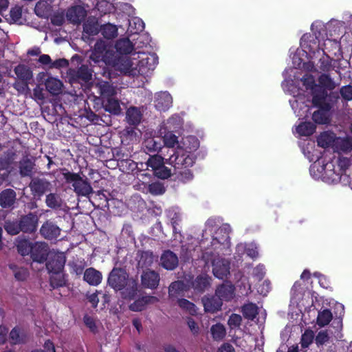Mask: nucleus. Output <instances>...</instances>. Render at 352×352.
I'll return each mask as SVG.
<instances>
[{
	"label": "nucleus",
	"mask_w": 352,
	"mask_h": 352,
	"mask_svg": "<svg viewBox=\"0 0 352 352\" xmlns=\"http://www.w3.org/2000/svg\"><path fill=\"white\" fill-rule=\"evenodd\" d=\"M96 87L98 89V93L104 100L111 96H114L116 94L115 88L108 81L100 80L96 82Z\"/></svg>",
	"instance_id": "obj_29"
},
{
	"label": "nucleus",
	"mask_w": 352,
	"mask_h": 352,
	"mask_svg": "<svg viewBox=\"0 0 352 352\" xmlns=\"http://www.w3.org/2000/svg\"><path fill=\"white\" fill-rule=\"evenodd\" d=\"M329 340V336L327 331H319L315 338V343L319 349L322 348Z\"/></svg>",
	"instance_id": "obj_58"
},
{
	"label": "nucleus",
	"mask_w": 352,
	"mask_h": 352,
	"mask_svg": "<svg viewBox=\"0 0 352 352\" xmlns=\"http://www.w3.org/2000/svg\"><path fill=\"white\" fill-rule=\"evenodd\" d=\"M315 338L314 331L310 329H306L305 332L302 334L300 338V345L302 349H306L313 342Z\"/></svg>",
	"instance_id": "obj_45"
},
{
	"label": "nucleus",
	"mask_w": 352,
	"mask_h": 352,
	"mask_svg": "<svg viewBox=\"0 0 352 352\" xmlns=\"http://www.w3.org/2000/svg\"><path fill=\"white\" fill-rule=\"evenodd\" d=\"M211 334L214 340H222L226 336V329L221 323L214 324L211 327Z\"/></svg>",
	"instance_id": "obj_49"
},
{
	"label": "nucleus",
	"mask_w": 352,
	"mask_h": 352,
	"mask_svg": "<svg viewBox=\"0 0 352 352\" xmlns=\"http://www.w3.org/2000/svg\"><path fill=\"white\" fill-rule=\"evenodd\" d=\"M14 72L16 76V78L13 83V87L21 94L28 91L30 90V81L33 78L31 69L24 64H19L14 67Z\"/></svg>",
	"instance_id": "obj_5"
},
{
	"label": "nucleus",
	"mask_w": 352,
	"mask_h": 352,
	"mask_svg": "<svg viewBox=\"0 0 352 352\" xmlns=\"http://www.w3.org/2000/svg\"><path fill=\"white\" fill-rule=\"evenodd\" d=\"M317 85L322 86L325 92V98H327V90H330V75L322 74L318 78V84H317Z\"/></svg>",
	"instance_id": "obj_61"
},
{
	"label": "nucleus",
	"mask_w": 352,
	"mask_h": 352,
	"mask_svg": "<svg viewBox=\"0 0 352 352\" xmlns=\"http://www.w3.org/2000/svg\"><path fill=\"white\" fill-rule=\"evenodd\" d=\"M129 274L120 267H113L109 273L107 283L116 291L122 290L129 280Z\"/></svg>",
	"instance_id": "obj_8"
},
{
	"label": "nucleus",
	"mask_w": 352,
	"mask_h": 352,
	"mask_svg": "<svg viewBox=\"0 0 352 352\" xmlns=\"http://www.w3.org/2000/svg\"><path fill=\"white\" fill-rule=\"evenodd\" d=\"M169 157L166 159V164L173 168L175 179L186 183L193 179L194 175L190 168L195 163L196 156L190 154L185 148H179L170 150Z\"/></svg>",
	"instance_id": "obj_1"
},
{
	"label": "nucleus",
	"mask_w": 352,
	"mask_h": 352,
	"mask_svg": "<svg viewBox=\"0 0 352 352\" xmlns=\"http://www.w3.org/2000/svg\"><path fill=\"white\" fill-rule=\"evenodd\" d=\"M164 160L162 156L158 155L150 156L146 162L147 167L151 168L152 170L154 172L157 168L166 163V161L164 162Z\"/></svg>",
	"instance_id": "obj_48"
},
{
	"label": "nucleus",
	"mask_w": 352,
	"mask_h": 352,
	"mask_svg": "<svg viewBox=\"0 0 352 352\" xmlns=\"http://www.w3.org/2000/svg\"><path fill=\"white\" fill-rule=\"evenodd\" d=\"M231 228L228 224H223L220 226L215 232V236L212 237L211 241V245L212 248L215 250L217 245H228L230 244V233Z\"/></svg>",
	"instance_id": "obj_16"
},
{
	"label": "nucleus",
	"mask_w": 352,
	"mask_h": 352,
	"mask_svg": "<svg viewBox=\"0 0 352 352\" xmlns=\"http://www.w3.org/2000/svg\"><path fill=\"white\" fill-rule=\"evenodd\" d=\"M241 312L245 318L254 320L258 314V307L254 303L249 302L242 306Z\"/></svg>",
	"instance_id": "obj_40"
},
{
	"label": "nucleus",
	"mask_w": 352,
	"mask_h": 352,
	"mask_svg": "<svg viewBox=\"0 0 352 352\" xmlns=\"http://www.w3.org/2000/svg\"><path fill=\"white\" fill-rule=\"evenodd\" d=\"M301 81L307 90H310L312 95V104H319V100L325 98V92L321 85H317L315 78L309 74H305Z\"/></svg>",
	"instance_id": "obj_7"
},
{
	"label": "nucleus",
	"mask_w": 352,
	"mask_h": 352,
	"mask_svg": "<svg viewBox=\"0 0 352 352\" xmlns=\"http://www.w3.org/2000/svg\"><path fill=\"white\" fill-rule=\"evenodd\" d=\"M30 338L29 333L19 326H15L9 333L11 345L25 344L30 341Z\"/></svg>",
	"instance_id": "obj_17"
},
{
	"label": "nucleus",
	"mask_w": 352,
	"mask_h": 352,
	"mask_svg": "<svg viewBox=\"0 0 352 352\" xmlns=\"http://www.w3.org/2000/svg\"><path fill=\"white\" fill-rule=\"evenodd\" d=\"M158 301V298L153 296H144L138 298L133 303L130 304L129 309L133 311H141L148 304H153Z\"/></svg>",
	"instance_id": "obj_26"
},
{
	"label": "nucleus",
	"mask_w": 352,
	"mask_h": 352,
	"mask_svg": "<svg viewBox=\"0 0 352 352\" xmlns=\"http://www.w3.org/2000/svg\"><path fill=\"white\" fill-rule=\"evenodd\" d=\"M100 28L97 21H87L83 25V31L89 36H95L100 32Z\"/></svg>",
	"instance_id": "obj_47"
},
{
	"label": "nucleus",
	"mask_w": 352,
	"mask_h": 352,
	"mask_svg": "<svg viewBox=\"0 0 352 352\" xmlns=\"http://www.w3.org/2000/svg\"><path fill=\"white\" fill-rule=\"evenodd\" d=\"M153 174L155 176H156L157 177L162 179H168L171 175H175L173 174V171L172 172V170L170 168H168V167H166L164 165V164H162L158 168H157V170H155L153 172Z\"/></svg>",
	"instance_id": "obj_53"
},
{
	"label": "nucleus",
	"mask_w": 352,
	"mask_h": 352,
	"mask_svg": "<svg viewBox=\"0 0 352 352\" xmlns=\"http://www.w3.org/2000/svg\"><path fill=\"white\" fill-rule=\"evenodd\" d=\"M45 262L48 273L63 271L66 263V256L63 252L52 250Z\"/></svg>",
	"instance_id": "obj_11"
},
{
	"label": "nucleus",
	"mask_w": 352,
	"mask_h": 352,
	"mask_svg": "<svg viewBox=\"0 0 352 352\" xmlns=\"http://www.w3.org/2000/svg\"><path fill=\"white\" fill-rule=\"evenodd\" d=\"M331 148L333 152L341 153H349L352 151V138L351 137H337L331 131Z\"/></svg>",
	"instance_id": "obj_12"
},
{
	"label": "nucleus",
	"mask_w": 352,
	"mask_h": 352,
	"mask_svg": "<svg viewBox=\"0 0 352 352\" xmlns=\"http://www.w3.org/2000/svg\"><path fill=\"white\" fill-rule=\"evenodd\" d=\"M31 195L34 199H40L47 192L51 191L52 184L44 177H34L29 184Z\"/></svg>",
	"instance_id": "obj_9"
},
{
	"label": "nucleus",
	"mask_w": 352,
	"mask_h": 352,
	"mask_svg": "<svg viewBox=\"0 0 352 352\" xmlns=\"http://www.w3.org/2000/svg\"><path fill=\"white\" fill-rule=\"evenodd\" d=\"M22 16V7L15 6L10 11V19L12 23L19 22Z\"/></svg>",
	"instance_id": "obj_64"
},
{
	"label": "nucleus",
	"mask_w": 352,
	"mask_h": 352,
	"mask_svg": "<svg viewBox=\"0 0 352 352\" xmlns=\"http://www.w3.org/2000/svg\"><path fill=\"white\" fill-rule=\"evenodd\" d=\"M210 280L207 274H200L192 282V287L197 293H203L210 286Z\"/></svg>",
	"instance_id": "obj_28"
},
{
	"label": "nucleus",
	"mask_w": 352,
	"mask_h": 352,
	"mask_svg": "<svg viewBox=\"0 0 352 352\" xmlns=\"http://www.w3.org/2000/svg\"><path fill=\"white\" fill-rule=\"evenodd\" d=\"M142 118V114L138 107H131L126 110V120L129 125L134 128L141 122Z\"/></svg>",
	"instance_id": "obj_31"
},
{
	"label": "nucleus",
	"mask_w": 352,
	"mask_h": 352,
	"mask_svg": "<svg viewBox=\"0 0 352 352\" xmlns=\"http://www.w3.org/2000/svg\"><path fill=\"white\" fill-rule=\"evenodd\" d=\"M160 274L154 270H147L141 275L142 285L145 288L156 289L160 283Z\"/></svg>",
	"instance_id": "obj_18"
},
{
	"label": "nucleus",
	"mask_w": 352,
	"mask_h": 352,
	"mask_svg": "<svg viewBox=\"0 0 352 352\" xmlns=\"http://www.w3.org/2000/svg\"><path fill=\"white\" fill-rule=\"evenodd\" d=\"M235 287L231 283H223L220 285L215 290V295L219 298L220 300L230 301L234 296Z\"/></svg>",
	"instance_id": "obj_21"
},
{
	"label": "nucleus",
	"mask_w": 352,
	"mask_h": 352,
	"mask_svg": "<svg viewBox=\"0 0 352 352\" xmlns=\"http://www.w3.org/2000/svg\"><path fill=\"white\" fill-rule=\"evenodd\" d=\"M319 38L316 35H313L310 33L304 34L300 41L301 47L304 48L305 50L309 51V52L314 53L316 50L319 51L321 50L324 55L329 58V56L325 51V49L320 48L319 45Z\"/></svg>",
	"instance_id": "obj_15"
},
{
	"label": "nucleus",
	"mask_w": 352,
	"mask_h": 352,
	"mask_svg": "<svg viewBox=\"0 0 352 352\" xmlns=\"http://www.w3.org/2000/svg\"><path fill=\"white\" fill-rule=\"evenodd\" d=\"M204 311L208 313L214 314L221 310L223 302L216 295L204 296L202 298Z\"/></svg>",
	"instance_id": "obj_22"
},
{
	"label": "nucleus",
	"mask_w": 352,
	"mask_h": 352,
	"mask_svg": "<svg viewBox=\"0 0 352 352\" xmlns=\"http://www.w3.org/2000/svg\"><path fill=\"white\" fill-rule=\"evenodd\" d=\"M342 99L345 102L352 101V85L342 86L339 91Z\"/></svg>",
	"instance_id": "obj_60"
},
{
	"label": "nucleus",
	"mask_w": 352,
	"mask_h": 352,
	"mask_svg": "<svg viewBox=\"0 0 352 352\" xmlns=\"http://www.w3.org/2000/svg\"><path fill=\"white\" fill-rule=\"evenodd\" d=\"M330 322V309H326L318 313L317 317V324L320 327H323Z\"/></svg>",
	"instance_id": "obj_55"
},
{
	"label": "nucleus",
	"mask_w": 352,
	"mask_h": 352,
	"mask_svg": "<svg viewBox=\"0 0 352 352\" xmlns=\"http://www.w3.org/2000/svg\"><path fill=\"white\" fill-rule=\"evenodd\" d=\"M334 72H331V90H333L336 86L340 85V81L343 78H346V75L350 77V70L345 68H340L338 69H333Z\"/></svg>",
	"instance_id": "obj_38"
},
{
	"label": "nucleus",
	"mask_w": 352,
	"mask_h": 352,
	"mask_svg": "<svg viewBox=\"0 0 352 352\" xmlns=\"http://www.w3.org/2000/svg\"><path fill=\"white\" fill-rule=\"evenodd\" d=\"M148 192L153 195H160L165 192L164 184L160 182H152L148 186Z\"/></svg>",
	"instance_id": "obj_56"
},
{
	"label": "nucleus",
	"mask_w": 352,
	"mask_h": 352,
	"mask_svg": "<svg viewBox=\"0 0 352 352\" xmlns=\"http://www.w3.org/2000/svg\"><path fill=\"white\" fill-rule=\"evenodd\" d=\"M83 322L85 324V326L89 328L90 331L94 334L98 333V327L96 324L95 319L92 317L89 316L88 314H85L83 316Z\"/></svg>",
	"instance_id": "obj_63"
},
{
	"label": "nucleus",
	"mask_w": 352,
	"mask_h": 352,
	"mask_svg": "<svg viewBox=\"0 0 352 352\" xmlns=\"http://www.w3.org/2000/svg\"><path fill=\"white\" fill-rule=\"evenodd\" d=\"M177 304L182 309L188 311L191 315H195L197 313L195 305L187 299H178Z\"/></svg>",
	"instance_id": "obj_52"
},
{
	"label": "nucleus",
	"mask_w": 352,
	"mask_h": 352,
	"mask_svg": "<svg viewBox=\"0 0 352 352\" xmlns=\"http://www.w3.org/2000/svg\"><path fill=\"white\" fill-rule=\"evenodd\" d=\"M173 103L171 95L168 91H161L156 95L155 106L160 111L168 110Z\"/></svg>",
	"instance_id": "obj_25"
},
{
	"label": "nucleus",
	"mask_w": 352,
	"mask_h": 352,
	"mask_svg": "<svg viewBox=\"0 0 352 352\" xmlns=\"http://www.w3.org/2000/svg\"><path fill=\"white\" fill-rule=\"evenodd\" d=\"M77 78L82 80L85 82H88L91 80L92 74L89 71L87 66L82 65L79 67L76 72Z\"/></svg>",
	"instance_id": "obj_51"
},
{
	"label": "nucleus",
	"mask_w": 352,
	"mask_h": 352,
	"mask_svg": "<svg viewBox=\"0 0 352 352\" xmlns=\"http://www.w3.org/2000/svg\"><path fill=\"white\" fill-rule=\"evenodd\" d=\"M318 109L312 114V120L315 124H324L330 122V102L324 98L319 100V104L313 105Z\"/></svg>",
	"instance_id": "obj_10"
},
{
	"label": "nucleus",
	"mask_w": 352,
	"mask_h": 352,
	"mask_svg": "<svg viewBox=\"0 0 352 352\" xmlns=\"http://www.w3.org/2000/svg\"><path fill=\"white\" fill-rule=\"evenodd\" d=\"M317 145L319 147L328 150L330 148V131H325L316 138Z\"/></svg>",
	"instance_id": "obj_44"
},
{
	"label": "nucleus",
	"mask_w": 352,
	"mask_h": 352,
	"mask_svg": "<svg viewBox=\"0 0 352 352\" xmlns=\"http://www.w3.org/2000/svg\"><path fill=\"white\" fill-rule=\"evenodd\" d=\"M115 48L119 54L127 55L133 51L134 46L129 38H122L116 41Z\"/></svg>",
	"instance_id": "obj_33"
},
{
	"label": "nucleus",
	"mask_w": 352,
	"mask_h": 352,
	"mask_svg": "<svg viewBox=\"0 0 352 352\" xmlns=\"http://www.w3.org/2000/svg\"><path fill=\"white\" fill-rule=\"evenodd\" d=\"M83 279L89 285H98L102 280V273L94 267H89L84 272Z\"/></svg>",
	"instance_id": "obj_27"
},
{
	"label": "nucleus",
	"mask_w": 352,
	"mask_h": 352,
	"mask_svg": "<svg viewBox=\"0 0 352 352\" xmlns=\"http://www.w3.org/2000/svg\"><path fill=\"white\" fill-rule=\"evenodd\" d=\"M62 170L65 182L72 184L73 190L78 197L89 198L90 195L94 192L87 177L82 178L79 173L71 172L66 168Z\"/></svg>",
	"instance_id": "obj_3"
},
{
	"label": "nucleus",
	"mask_w": 352,
	"mask_h": 352,
	"mask_svg": "<svg viewBox=\"0 0 352 352\" xmlns=\"http://www.w3.org/2000/svg\"><path fill=\"white\" fill-rule=\"evenodd\" d=\"M344 315V307L342 303L336 302L331 307V336H333L338 344H343L342 318Z\"/></svg>",
	"instance_id": "obj_4"
},
{
	"label": "nucleus",
	"mask_w": 352,
	"mask_h": 352,
	"mask_svg": "<svg viewBox=\"0 0 352 352\" xmlns=\"http://www.w3.org/2000/svg\"><path fill=\"white\" fill-rule=\"evenodd\" d=\"M161 265L162 267L167 270H173L179 263L178 257L171 250H165L160 257Z\"/></svg>",
	"instance_id": "obj_20"
},
{
	"label": "nucleus",
	"mask_w": 352,
	"mask_h": 352,
	"mask_svg": "<svg viewBox=\"0 0 352 352\" xmlns=\"http://www.w3.org/2000/svg\"><path fill=\"white\" fill-rule=\"evenodd\" d=\"M51 252L47 243L45 242H36L32 245L30 257L33 261L43 263L47 261Z\"/></svg>",
	"instance_id": "obj_13"
},
{
	"label": "nucleus",
	"mask_w": 352,
	"mask_h": 352,
	"mask_svg": "<svg viewBox=\"0 0 352 352\" xmlns=\"http://www.w3.org/2000/svg\"><path fill=\"white\" fill-rule=\"evenodd\" d=\"M144 29V23L138 17H135L129 21V30L131 34H135L142 32Z\"/></svg>",
	"instance_id": "obj_46"
},
{
	"label": "nucleus",
	"mask_w": 352,
	"mask_h": 352,
	"mask_svg": "<svg viewBox=\"0 0 352 352\" xmlns=\"http://www.w3.org/2000/svg\"><path fill=\"white\" fill-rule=\"evenodd\" d=\"M184 284L182 281L173 282L168 288V292L170 296L180 294L183 292Z\"/></svg>",
	"instance_id": "obj_62"
},
{
	"label": "nucleus",
	"mask_w": 352,
	"mask_h": 352,
	"mask_svg": "<svg viewBox=\"0 0 352 352\" xmlns=\"http://www.w3.org/2000/svg\"><path fill=\"white\" fill-rule=\"evenodd\" d=\"M40 233L45 239L53 240L56 239L59 236L60 229L54 223L46 221L42 225Z\"/></svg>",
	"instance_id": "obj_24"
},
{
	"label": "nucleus",
	"mask_w": 352,
	"mask_h": 352,
	"mask_svg": "<svg viewBox=\"0 0 352 352\" xmlns=\"http://www.w3.org/2000/svg\"><path fill=\"white\" fill-rule=\"evenodd\" d=\"M303 153L307 156L309 162H313L317 160V162L311 166L310 173L313 177L316 179H321L325 183H329L330 177L328 175L327 166L328 162H325L322 157H315L313 154H311L309 151L306 153L305 148H303Z\"/></svg>",
	"instance_id": "obj_6"
},
{
	"label": "nucleus",
	"mask_w": 352,
	"mask_h": 352,
	"mask_svg": "<svg viewBox=\"0 0 352 352\" xmlns=\"http://www.w3.org/2000/svg\"><path fill=\"white\" fill-rule=\"evenodd\" d=\"M87 12L80 6H73L68 9L66 16L69 21L74 24L80 23L86 17Z\"/></svg>",
	"instance_id": "obj_23"
},
{
	"label": "nucleus",
	"mask_w": 352,
	"mask_h": 352,
	"mask_svg": "<svg viewBox=\"0 0 352 352\" xmlns=\"http://www.w3.org/2000/svg\"><path fill=\"white\" fill-rule=\"evenodd\" d=\"M19 222L23 232L32 234L37 230L38 217L36 212H30L28 214L22 215Z\"/></svg>",
	"instance_id": "obj_14"
},
{
	"label": "nucleus",
	"mask_w": 352,
	"mask_h": 352,
	"mask_svg": "<svg viewBox=\"0 0 352 352\" xmlns=\"http://www.w3.org/2000/svg\"><path fill=\"white\" fill-rule=\"evenodd\" d=\"M242 322V317L237 314H232L228 320V324L232 329H236L240 327Z\"/></svg>",
	"instance_id": "obj_59"
},
{
	"label": "nucleus",
	"mask_w": 352,
	"mask_h": 352,
	"mask_svg": "<svg viewBox=\"0 0 352 352\" xmlns=\"http://www.w3.org/2000/svg\"><path fill=\"white\" fill-rule=\"evenodd\" d=\"M230 263L226 259L215 260L212 263V272L219 279H224L230 274Z\"/></svg>",
	"instance_id": "obj_19"
},
{
	"label": "nucleus",
	"mask_w": 352,
	"mask_h": 352,
	"mask_svg": "<svg viewBox=\"0 0 352 352\" xmlns=\"http://www.w3.org/2000/svg\"><path fill=\"white\" fill-rule=\"evenodd\" d=\"M90 58L96 63L100 62L106 65H118L120 61H124L122 64L124 69H129L131 67V60L128 57L117 58L113 50L106 45L105 42L99 40L95 43L94 50L90 56Z\"/></svg>",
	"instance_id": "obj_2"
},
{
	"label": "nucleus",
	"mask_w": 352,
	"mask_h": 352,
	"mask_svg": "<svg viewBox=\"0 0 352 352\" xmlns=\"http://www.w3.org/2000/svg\"><path fill=\"white\" fill-rule=\"evenodd\" d=\"M50 285L52 289L62 287L66 285L65 275L63 271H56L50 273Z\"/></svg>",
	"instance_id": "obj_36"
},
{
	"label": "nucleus",
	"mask_w": 352,
	"mask_h": 352,
	"mask_svg": "<svg viewBox=\"0 0 352 352\" xmlns=\"http://www.w3.org/2000/svg\"><path fill=\"white\" fill-rule=\"evenodd\" d=\"M154 261L153 253L151 251H144L142 252L139 264L142 267H148L151 266Z\"/></svg>",
	"instance_id": "obj_50"
},
{
	"label": "nucleus",
	"mask_w": 352,
	"mask_h": 352,
	"mask_svg": "<svg viewBox=\"0 0 352 352\" xmlns=\"http://www.w3.org/2000/svg\"><path fill=\"white\" fill-rule=\"evenodd\" d=\"M16 200V192L11 188H7L0 192V206L3 208L13 206Z\"/></svg>",
	"instance_id": "obj_30"
},
{
	"label": "nucleus",
	"mask_w": 352,
	"mask_h": 352,
	"mask_svg": "<svg viewBox=\"0 0 352 352\" xmlns=\"http://www.w3.org/2000/svg\"><path fill=\"white\" fill-rule=\"evenodd\" d=\"M102 105L106 111L114 115H119L121 113L120 101L114 96H111L102 100Z\"/></svg>",
	"instance_id": "obj_34"
},
{
	"label": "nucleus",
	"mask_w": 352,
	"mask_h": 352,
	"mask_svg": "<svg viewBox=\"0 0 352 352\" xmlns=\"http://www.w3.org/2000/svg\"><path fill=\"white\" fill-rule=\"evenodd\" d=\"M33 243L28 240L19 241L17 245L18 252L22 256L30 254Z\"/></svg>",
	"instance_id": "obj_54"
},
{
	"label": "nucleus",
	"mask_w": 352,
	"mask_h": 352,
	"mask_svg": "<svg viewBox=\"0 0 352 352\" xmlns=\"http://www.w3.org/2000/svg\"><path fill=\"white\" fill-rule=\"evenodd\" d=\"M182 144V146L179 147L190 151V154H194V152L199 147V141L195 136L190 135L184 139Z\"/></svg>",
	"instance_id": "obj_42"
},
{
	"label": "nucleus",
	"mask_w": 352,
	"mask_h": 352,
	"mask_svg": "<svg viewBox=\"0 0 352 352\" xmlns=\"http://www.w3.org/2000/svg\"><path fill=\"white\" fill-rule=\"evenodd\" d=\"M158 64V57L155 53L149 54L146 58L140 61V70L142 72L153 71Z\"/></svg>",
	"instance_id": "obj_32"
},
{
	"label": "nucleus",
	"mask_w": 352,
	"mask_h": 352,
	"mask_svg": "<svg viewBox=\"0 0 352 352\" xmlns=\"http://www.w3.org/2000/svg\"><path fill=\"white\" fill-rule=\"evenodd\" d=\"M46 206L53 210L60 209L63 206V200L59 195L50 192L45 197Z\"/></svg>",
	"instance_id": "obj_41"
},
{
	"label": "nucleus",
	"mask_w": 352,
	"mask_h": 352,
	"mask_svg": "<svg viewBox=\"0 0 352 352\" xmlns=\"http://www.w3.org/2000/svg\"><path fill=\"white\" fill-rule=\"evenodd\" d=\"M100 32L107 39H112L118 35V28L116 25L111 23H107L101 25Z\"/></svg>",
	"instance_id": "obj_43"
},
{
	"label": "nucleus",
	"mask_w": 352,
	"mask_h": 352,
	"mask_svg": "<svg viewBox=\"0 0 352 352\" xmlns=\"http://www.w3.org/2000/svg\"><path fill=\"white\" fill-rule=\"evenodd\" d=\"M138 283L131 279L127 281L126 285L123 289L122 296L124 299L132 300L135 298L138 294Z\"/></svg>",
	"instance_id": "obj_37"
},
{
	"label": "nucleus",
	"mask_w": 352,
	"mask_h": 352,
	"mask_svg": "<svg viewBox=\"0 0 352 352\" xmlns=\"http://www.w3.org/2000/svg\"><path fill=\"white\" fill-rule=\"evenodd\" d=\"M33 170V164L30 160H26L20 163L19 171L21 176H29Z\"/></svg>",
	"instance_id": "obj_57"
},
{
	"label": "nucleus",
	"mask_w": 352,
	"mask_h": 352,
	"mask_svg": "<svg viewBox=\"0 0 352 352\" xmlns=\"http://www.w3.org/2000/svg\"><path fill=\"white\" fill-rule=\"evenodd\" d=\"M46 90L53 96H57L61 93L63 82L53 77H49L45 82Z\"/></svg>",
	"instance_id": "obj_35"
},
{
	"label": "nucleus",
	"mask_w": 352,
	"mask_h": 352,
	"mask_svg": "<svg viewBox=\"0 0 352 352\" xmlns=\"http://www.w3.org/2000/svg\"><path fill=\"white\" fill-rule=\"evenodd\" d=\"M316 129V124L311 122H300L296 126V132L300 136H310L315 133Z\"/></svg>",
	"instance_id": "obj_39"
}]
</instances>
